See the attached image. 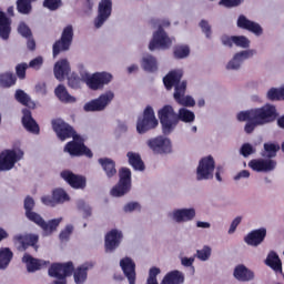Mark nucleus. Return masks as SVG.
Here are the masks:
<instances>
[{
  "mask_svg": "<svg viewBox=\"0 0 284 284\" xmlns=\"http://www.w3.org/2000/svg\"><path fill=\"white\" fill-rule=\"evenodd\" d=\"M123 211L126 214H132V212H141V204L139 202H129L123 206Z\"/></svg>",
  "mask_w": 284,
  "mask_h": 284,
  "instance_id": "nucleus-49",
  "label": "nucleus"
},
{
  "mask_svg": "<svg viewBox=\"0 0 284 284\" xmlns=\"http://www.w3.org/2000/svg\"><path fill=\"white\" fill-rule=\"evenodd\" d=\"M11 21L10 19H8V17H6V14L3 13V11H0V37L1 39H9L10 37V32H11Z\"/></svg>",
  "mask_w": 284,
  "mask_h": 284,
  "instance_id": "nucleus-33",
  "label": "nucleus"
},
{
  "mask_svg": "<svg viewBox=\"0 0 284 284\" xmlns=\"http://www.w3.org/2000/svg\"><path fill=\"white\" fill-rule=\"evenodd\" d=\"M141 67L143 70H145V72H156V70H159L156 58L151 54H145L142 57Z\"/></svg>",
  "mask_w": 284,
  "mask_h": 284,
  "instance_id": "nucleus-34",
  "label": "nucleus"
},
{
  "mask_svg": "<svg viewBox=\"0 0 284 284\" xmlns=\"http://www.w3.org/2000/svg\"><path fill=\"white\" fill-rule=\"evenodd\" d=\"M234 36H222L221 37V42L226 47V48H232L234 45Z\"/></svg>",
  "mask_w": 284,
  "mask_h": 284,
  "instance_id": "nucleus-63",
  "label": "nucleus"
},
{
  "mask_svg": "<svg viewBox=\"0 0 284 284\" xmlns=\"http://www.w3.org/2000/svg\"><path fill=\"white\" fill-rule=\"evenodd\" d=\"M26 70H28V63H20L16 67V72L19 79H26Z\"/></svg>",
  "mask_w": 284,
  "mask_h": 284,
  "instance_id": "nucleus-57",
  "label": "nucleus"
},
{
  "mask_svg": "<svg viewBox=\"0 0 284 284\" xmlns=\"http://www.w3.org/2000/svg\"><path fill=\"white\" fill-rule=\"evenodd\" d=\"M243 0H221L220 6H224L225 8H236V6H241Z\"/></svg>",
  "mask_w": 284,
  "mask_h": 284,
  "instance_id": "nucleus-58",
  "label": "nucleus"
},
{
  "mask_svg": "<svg viewBox=\"0 0 284 284\" xmlns=\"http://www.w3.org/2000/svg\"><path fill=\"white\" fill-rule=\"evenodd\" d=\"M175 59H187L190 57V47L186 44H179L174 49Z\"/></svg>",
  "mask_w": 284,
  "mask_h": 284,
  "instance_id": "nucleus-43",
  "label": "nucleus"
},
{
  "mask_svg": "<svg viewBox=\"0 0 284 284\" xmlns=\"http://www.w3.org/2000/svg\"><path fill=\"white\" fill-rule=\"evenodd\" d=\"M129 163L133 169L138 170L139 172H143L145 170V164H143V160H141V155L134 152L126 153Z\"/></svg>",
  "mask_w": 284,
  "mask_h": 284,
  "instance_id": "nucleus-36",
  "label": "nucleus"
},
{
  "mask_svg": "<svg viewBox=\"0 0 284 284\" xmlns=\"http://www.w3.org/2000/svg\"><path fill=\"white\" fill-rule=\"evenodd\" d=\"M194 257H181V265H183L184 267H192L194 272Z\"/></svg>",
  "mask_w": 284,
  "mask_h": 284,
  "instance_id": "nucleus-64",
  "label": "nucleus"
},
{
  "mask_svg": "<svg viewBox=\"0 0 284 284\" xmlns=\"http://www.w3.org/2000/svg\"><path fill=\"white\" fill-rule=\"evenodd\" d=\"M234 45L237 48H250V39L245 36H234Z\"/></svg>",
  "mask_w": 284,
  "mask_h": 284,
  "instance_id": "nucleus-48",
  "label": "nucleus"
},
{
  "mask_svg": "<svg viewBox=\"0 0 284 284\" xmlns=\"http://www.w3.org/2000/svg\"><path fill=\"white\" fill-rule=\"evenodd\" d=\"M132 190V172L130 169L120 170V181L111 189V196L119 199Z\"/></svg>",
  "mask_w": 284,
  "mask_h": 284,
  "instance_id": "nucleus-9",
  "label": "nucleus"
},
{
  "mask_svg": "<svg viewBox=\"0 0 284 284\" xmlns=\"http://www.w3.org/2000/svg\"><path fill=\"white\" fill-rule=\"evenodd\" d=\"M14 254L9 247L0 248V270H8Z\"/></svg>",
  "mask_w": 284,
  "mask_h": 284,
  "instance_id": "nucleus-35",
  "label": "nucleus"
},
{
  "mask_svg": "<svg viewBox=\"0 0 284 284\" xmlns=\"http://www.w3.org/2000/svg\"><path fill=\"white\" fill-rule=\"evenodd\" d=\"M16 100L18 103H21L22 105H26L27 108H34V102L32 99H30V95L26 93L23 90H17L16 91Z\"/></svg>",
  "mask_w": 284,
  "mask_h": 284,
  "instance_id": "nucleus-39",
  "label": "nucleus"
},
{
  "mask_svg": "<svg viewBox=\"0 0 284 284\" xmlns=\"http://www.w3.org/2000/svg\"><path fill=\"white\" fill-rule=\"evenodd\" d=\"M243 221V216H236L232 222L229 227L227 234L232 235L234 232H236V227L241 225V222Z\"/></svg>",
  "mask_w": 284,
  "mask_h": 284,
  "instance_id": "nucleus-55",
  "label": "nucleus"
},
{
  "mask_svg": "<svg viewBox=\"0 0 284 284\" xmlns=\"http://www.w3.org/2000/svg\"><path fill=\"white\" fill-rule=\"evenodd\" d=\"M254 54H256V50L254 49H247L235 53L233 59L226 64V70H239L241 65H243V61L252 59Z\"/></svg>",
  "mask_w": 284,
  "mask_h": 284,
  "instance_id": "nucleus-20",
  "label": "nucleus"
},
{
  "mask_svg": "<svg viewBox=\"0 0 284 284\" xmlns=\"http://www.w3.org/2000/svg\"><path fill=\"white\" fill-rule=\"evenodd\" d=\"M73 38L74 29L72 28V26H67L62 31L61 39L53 44V57L57 58L60 52H65L67 50H70Z\"/></svg>",
  "mask_w": 284,
  "mask_h": 284,
  "instance_id": "nucleus-14",
  "label": "nucleus"
},
{
  "mask_svg": "<svg viewBox=\"0 0 284 284\" xmlns=\"http://www.w3.org/2000/svg\"><path fill=\"white\" fill-rule=\"evenodd\" d=\"M215 168H216V163L214 162V158L212 155L202 158L199 161V164L196 168V180L210 181V179H214Z\"/></svg>",
  "mask_w": 284,
  "mask_h": 284,
  "instance_id": "nucleus-11",
  "label": "nucleus"
},
{
  "mask_svg": "<svg viewBox=\"0 0 284 284\" xmlns=\"http://www.w3.org/2000/svg\"><path fill=\"white\" fill-rule=\"evenodd\" d=\"M185 275L180 271H172L168 273L160 284H183Z\"/></svg>",
  "mask_w": 284,
  "mask_h": 284,
  "instance_id": "nucleus-31",
  "label": "nucleus"
},
{
  "mask_svg": "<svg viewBox=\"0 0 284 284\" xmlns=\"http://www.w3.org/2000/svg\"><path fill=\"white\" fill-rule=\"evenodd\" d=\"M73 231L74 226H72L71 224L67 225L60 233V241H68Z\"/></svg>",
  "mask_w": 284,
  "mask_h": 284,
  "instance_id": "nucleus-53",
  "label": "nucleus"
},
{
  "mask_svg": "<svg viewBox=\"0 0 284 284\" xmlns=\"http://www.w3.org/2000/svg\"><path fill=\"white\" fill-rule=\"evenodd\" d=\"M18 32L19 34H21V37H24V39H30V37H32V31L30 30V27L24 22H21L19 24Z\"/></svg>",
  "mask_w": 284,
  "mask_h": 284,
  "instance_id": "nucleus-52",
  "label": "nucleus"
},
{
  "mask_svg": "<svg viewBox=\"0 0 284 284\" xmlns=\"http://www.w3.org/2000/svg\"><path fill=\"white\" fill-rule=\"evenodd\" d=\"M22 263L27 265L28 272H37L38 270H41L43 265H45L43 260L34 258L28 253L23 255Z\"/></svg>",
  "mask_w": 284,
  "mask_h": 284,
  "instance_id": "nucleus-30",
  "label": "nucleus"
},
{
  "mask_svg": "<svg viewBox=\"0 0 284 284\" xmlns=\"http://www.w3.org/2000/svg\"><path fill=\"white\" fill-rule=\"evenodd\" d=\"M14 243H17L18 250L20 252H24V250H28V247H34L37 243H39V235L29 234V235H22L18 234L13 237Z\"/></svg>",
  "mask_w": 284,
  "mask_h": 284,
  "instance_id": "nucleus-24",
  "label": "nucleus"
},
{
  "mask_svg": "<svg viewBox=\"0 0 284 284\" xmlns=\"http://www.w3.org/2000/svg\"><path fill=\"white\" fill-rule=\"evenodd\" d=\"M52 128L60 141L73 139V141L64 146V152H68L70 156H88V159H92V151L83 144V140L74 133V129L70 124L61 119H57L52 121Z\"/></svg>",
  "mask_w": 284,
  "mask_h": 284,
  "instance_id": "nucleus-1",
  "label": "nucleus"
},
{
  "mask_svg": "<svg viewBox=\"0 0 284 284\" xmlns=\"http://www.w3.org/2000/svg\"><path fill=\"white\" fill-rule=\"evenodd\" d=\"M94 267V262H84L74 268V264H72L73 281L75 284H85L88 281V272Z\"/></svg>",
  "mask_w": 284,
  "mask_h": 284,
  "instance_id": "nucleus-18",
  "label": "nucleus"
},
{
  "mask_svg": "<svg viewBox=\"0 0 284 284\" xmlns=\"http://www.w3.org/2000/svg\"><path fill=\"white\" fill-rule=\"evenodd\" d=\"M61 178L71 185V187H74L75 190H83L85 187V178L81 175H77L72 173L71 171H63L61 173Z\"/></svg>",
  "mask_w": 284,
  "mask_h": 284,
  "instance_id": "nucleus-25",
  "label": "nucleus"
},
{
  "mask_svg": "<svg viewBox=\"0 0 284 284\" xmlns=\"http://www.w3.org/2000/svg\"><path fill=\"white\" fill-rule=\"evenodd\" d=\"M196 120V114H194L193 111L186 108H181L178 112V124L179 121H182V123H194Z\"/></svg>",
  "mask_w": 284,
  "mask_h": 284,
  "instance_id": "nucleus-38",
  "label": "nucleus"
},
{
  "mask_svg": "<svg viewBox=\"0 0 284 284\" xmlns=\"http://www.w3.org/2000/svg\"><path fill=\"white\" fill-rule=\"evenodd\" d=\"M248 168L253 172H274L276 170V161L272 159H254L248 162Z\"/></svg>",
  "mask_w": 284,
  "mask_h": 284,
  "instance_id": "nucleus-17",
  "label": "nucleus"
},
{
  "mask_svg": "<svg viewBox=\"0 0 284 284\" xmlns=\"http://www.w3.org/2000/svg\"><path fill=\"white\" fill-rule=\"evenodd\" d=\"M148 148L152 150L154 154H170L172 153V140L163 135L151 138L146 141Z\"/></svg>",
  "mask_w": 284,
  "mask_h": 284,
  "instance_id": "nucleus-12",
  "label": "nucleus"
},
{
  "mask_svg": "<svg viewBox=\"0 0 284 284\" xmlns=\"http://www.w3.org/2000/svg\"><path fill=\"white\" fill-rule=\"evenodd\" d=\"M200 27L202 28V31L204 32L206 39H210V37H212V29L210 27V23H207V21L202 20L200 22Z\"/></svg>",
  "mask_w": 284,
  "mask_h": 284,
  "instance_id": "nucleus-61",
  "label": "nucleus"
},
{
  "mask_svg": "<svg viewBox=\"0 0 284 284\" xmlns=\"http://www.w3.org/2000/svg\"><path fill=\"white\" fill-rule=\"evenodd\" d=\"M158 125L159 120L156 119L154 109L151 105H148L143 111V115L138 118L136 132L138 134H145L146 132H150V130H154Z\"/></svg>",
  "mask_w": 284,
  "mask_h": 284,
  "instance_id": "nucleus-8",
  "label": "nucleus"
},
{
  "mask_svg": "<svg viewBox=\"0 0 284 284\" xmlns=\"http://www.w3.org/2000/svg\"><path fill=\"white\" fill-rule=\"evenodd\" d=\"M123 241V232L119 229H112L105 235V250L106 252H114Z\"/></svg>",
  "mask_w": 284,
  "mask_h": 284,
  "instance_id": "nucleus-21",
  "label": "nucleus"
},
{
  "mask_svg": "<svg viewBox=\"0 0 284 284\" xmlns=\"http://www.w3.org/2000/svg\"><path fill=\"white\" fill-rule=\"evenodd\" d=\"M100 165L103 168L106 176L112 179L116 174V165L111 159L104 158L99 160Z\"/></svg>",
  "mask_w": 284,
  "mask_h": 284,
  "instance_id": "nucleus-37",
  "label": "nucleus"
},
{
  "mask_svg": "<svg viewBox=\"0 0 284 284\" xmlns=\"http://www.w3.org/2000/svg\"><path fill=\"white\" fill-rule=\"evenodd\" d=\"M120 267L128 278L129 284H136V264L131 257H123L120 260Z\"/></svg>",
  "mask_w": 284,
  "mask_h": 284,
  "instance_id": "nucleus-19",
  "label": "nucleus"
},
{
  "mask_svg": "<svg viewBox=\"0 0 284 284\" xmlns=\"http://www.w3.org/2000/svg\"><path fill=\"white\" fill-rule=\"evenodd\" d=\"M82 80L90 90H103L108 83L112 81V73L97 72L93 74L88 73L83 64L79 65Z\"/></svg>",
  "mask_w": 284,
  "mask_h": 284,
  "instance_id": "nucleus-5",
  "label": "nucleus"
},
{
  "mask_svg": "<svg viewBox=\"0 0 284 284\" xmlns=\"http://www.w3.org/2000/svg\"><path fill=\"white\" fill-rule=\"evenodd\" d=\"M277 116L278 112L276 111V106H274V104L267 103L261 108L252 109V121H255V123L260 125L274 123Z\"/></svg>",
  "mask_w": 284,
  "mask_h": 284,
  "instance_id": "nucleus-7",
  "label": "nucleus"
},
{
  "mask_svg": "<svg viewBox=\"0 0 284 284\" xmlns=\"http://www.w3.org/2000/svg\"><path fill=\"white\" fill-rule=\"evenodd\" d=\"M16 81H17V78H14V74H12L10 72L0 74L1 88H10V87L14 85Z\"/></svg>",
  "mask_w": 284,
  "mask_h": 284,
  "instance_id": "nucleus-42",
  "label": "nucleus"
},
{
  "mask_svg": "<svg viewBox=\"0 0 284 284\" xmlns=\"http://www.w3.org/2000/svg\"><path fill=\"white\" fill-rule=\"evenodd\" d=\"M233 274L237 281H242L243 283L254 281V272L245 265L236 266Z\"/></svg>",
  "mask_w": 284,
  "mask_h": 284,
  "instance_id": "nucleus-29",
  "label": "nucleus"
},
{
  "mask_svg": "<svg viewBox=\"0 0 284 284\" xmlns=\"http://www.w3.org/2000/svg\"><path fill=\"white\" fill-rule=\"evenodd\" d=\"M240 153L242 154V156L247 159V156L256 153V149L252 144L245 143L240 149Z\"/></svg>",
  "mask_w": 284,
  "mask_h": 284,
  "instance_id": "nucleus-50",
  "label": "nucleus"
},
{
  "mask_svg": "<svg viewBox=\"0 0 284 284\" xmlns=\"http://www.w3.org/2000/svg\"><path fill=\"white\" fill-rule=\"evenodd\" d=\"M169 217L174 223H190L196 219V210L194 207L174 209L169 213Z\"/></svg>",
  "mask_w": 284,
  "mask_h": 284,
  "instance_id": "nucleus-16",
  "label": "nucleus"
},
{
  "mask_svg": "<svg viewBox=\"0 0 284 284\" xmlns=\"http://www.w3.org/2000/svg\"><path fill=\"white\" fill-rule=\"evenodd\" d=\"M236 24L237 28H241V30H247L248 32L255 34V37H261V34H263V27H261V24L257 22L247 19L245 16H240Z\"/></svg>",
  "mask_w": 284,
  "mask_h": 284,
  "instance_id": "nucleus-23",
  "label": "nucleus"
},
{
  "mask_svg": "<svg viewBox=\"0 0 284 284\" xmlns=\"http://www.w3.org/2000/svg\"><path fill=\"white\" fill-rule=\"evenodd\" d=\"M34 209V200L30 196L26 197L24 200V210H26V216L29 219V221H32L36 223V225H39L41 230H43L44 236H50L53 232H57V227L61 225V222L63 221V217L53 219L49 222H44L43 217L39 215V213L32 212Z\"/></svg>",
  "mask_w": 284,
  "mask_h": 284,
  "instance_id": "nucleus-3",
  "label": "nucleus"
},
{
  "mask_svg": "<svg viewBox=\"0 0 284 284\" xmlns=\"http://www.w3.org/2000/svg\"><path fill=\"white\" fill-rule=\"evenodd\" d=\"M264 150H265L266 156L268 159H273V156H276V152L281 150V145H278L277 143L268 142L264 144Z\"/></svg>",
  "mask_w": 284,
  "mask_h": 284,
  "instance_id": "nucleus-46",
  "label": "nucleus"
},
{
  "mask_svg": "<svg viewBox=\"0 0 284 284\" xmlns=\"http://www.w3.org/2000/svg\"><path fill=\"white\" fill-rule=\"evenodd\" d=\"M267 236V229L261 227L251 231L245 237L244 243L246 245H251V247H258L261 243L265 241V237Z\"/></svg>",
  "mask_w": 284,
  "mask_h": 284,
  "instance_id": "nucleus-22",
  "label": "nucleus"
},
{
  "mask_svg": "<svg viewBox=\"0 0 284 284\" xmlns=\"http://www.w3.org/2000/svg\"><path fill=\"white\" fill-rule=\"evenodd\" d=\"M32 1L34 0H18V12H20L21 14H30V10H32Z\"/></svg>",
  "mask_w": 284,
  "mask_h": 284,
  "instance_id": "nucleus-45",
  "label": "nucleus"
},
{
  "mask_svg": "<svg viewBox=\"0 0 284 284\" xmlns=\"http://www.w3.org/2000/svg\"><path fill=\"white\" fill-rule=\"evenodd\" d=\"M22 125L27 132H31V134H39V124L32 118V112L28 109L22 110Z\"/></svg>",
  "mask_w": 284,
  "mask_h": 284,
  "instance_id": "nucleus-27",
  "label": "nucleus"
},
{
  "mask_svg": "<svg viewBox=\"0 0 284 284\" xmlns=\"http://www.w3.org/2000/svg\"><path fill=\"white\" fill-rule=\"evenodd\" d=\"M161 274V270L158 267H152L149 271V277L146 280V284H159V282L156 281V276H159Z\"/></svg>",
  "mask_w": 284,
  "mask_h": 284,
  "instance_id": "nucleus-51",
  "label": "nucleus"
},
{
  "mask_svg": "<svg viewBox=\"0 0 284 284\" xmlns=\"http://www.w3.org/2000/svg\"><path fill=\"white\" fill-rule=\"evenodd\" d=\"M266 97L268 101H284V85L280 88H271L267 91Z\"/></svg>",
  "mask_w": 284,
  "mask_h": 284,
  "instance_id": "nucleus-40",
  "label": "nucleus"
},
{
  "mask_svg": "<svg viewBox=\"0 0 284 284\" xmlns=\"http://www.w3.org/2000/svg\"><path fill=\"white\" fill-rule=\"evenodd\" d=\"M55 97L61 101L62 103H75L77 98L70 95L68 92V89H65L64 85L60 84L54 90Z\"/></svg>",
  "mask_w": 284,
  "mask_h": 284,
  "instance_id": "nucleus-32",
  "label": "nucleus"
},
{
  "mask_svg": "<svg viewBox=\"0 0 284 284\" xmlns=\"http://www.w3.org/2000/svg\"><path fill=\"white\" fill-rule=\"evenodd\" d=\"M264 263L267 267H271L275 274H283V262L281 261L278 253L274 251L268 252Z\"/></svg>",
  "mask_w": 284,
  "mask_h": 284,
  "instance_id": "nucleus-26",
  "label": "nucleus"
},
{
  "mask_svg": "<svg viewBox=\"0 0 284 284\" xmlns=\"http://www.w3.org/2000/svg\"><path fill=\"white\" fill-rule=\"evenodd\" d=\"M52 195L55 201V204L65 203L67 201H70V196L63 189L53 190Z\"/></svg>",
  "mask_w": 284,
  "mask_h": 284,
  "instance_id": "nucleus-44",
  "label": "nucleus"
},
{
  "mask_svg": "<svg viewBox=\"0 0 284 284\" xmlns=\"http://www.w3.org/2000/svg\"><path fill=\"white\" fill-rule=\"evenodd\" d=\"M258 125L261 124L256 123L255 120H250L244 126V132H246V134H252V132H254Z\"/></svg>",
  "mask_w": 284,
  "mask_h": 284,
  "instance_id": "nucleus-60",
  "label": "nucleus"
},
{
  "mask_svg": "<svg viewBox=\"0 0 284 284\" xmlns=\"http://www.w3.org/2000/svg\"><path fill=\"white\" fill-rule=\"evenodd\" d=\"M41 203H43V205H48L49 207H54V205H57V200H54V195H43L41 197Z\"/></svg>",
  "mask_w": 284,
  "mask_h": 284,
  "instance_id": "nucleus-59",
  "label": "nucleus"
},
{
  "mask_svg": "<svg viewBox=\"0 0 284 284\" xmlns=\"http://www.w3.org/2000/svg\"><path fill=\"white\" fill-rule=\"evenodd\" d=\"M43 6L48 10H58V8H61V0H44Z\"/></svg>",
  "mask_w": 284,
  "mask_h": 284,
  "instance_id": "nucleus-54",
  "label": "nucleus"
},
{
  "mask_svg": "<svg viewBox=\"0 0 284 284\" xmlns=\"http://www.w3.org/2000/svg\"><path fill=\"white\" fill-rule=\"evenodd\" d=\"M110 17H112V0H101L98 7V16L93 21L94 28H103Z\"/></svg>",
  "mask_w": 284,
  "mask_h": 284,
  "instance_id": "nucleus-15",
  "label": "nucleus"
},
{
  "mask_svg": "<svg viewBox=\"0 0 284 284\" xmlns=\"http://www.w3.org/2000/svg\"><path fill=\"white\" fill-rule=\"evenodd\" d=\"M183 77V70L178 69L171 71L168 75L164 77L163 83L166 90H172L174 85V100L179 105H183L184 108H194L196 105V101L191 95H185V90L187 88V82L182 81L181 78Z\"/></svg>",
  "mask_w": 284,
  "mask_h": 284,
  "instance_id": "nucleus-2",
  "label": "nucleus"
},
{
  "mask_svg": "<svg viewBox=\"0 0 284 284\" xmlns=\"http://www.w3.org/2000/svg\"><path fill=\"white\" fill-rule=\"evenodd\" d=\"M152 26L153 28H158V30H163V28H170V20L168 19L153 20Z\"/></svg>",
  "mask_w": 284,
  "mask_h": 284,
  "instance_id": "nucleus-56",
  "label": "nucleus"
},
{
  "mask_svg": "<svg viewBox=\"0 0 284 284\" xmlns=\"http://www.w3.org/2000/svg\"><path fill=\"white\" fill-rule=\"evenodd\" d=\"M23 156H26V153L20 146H13L0 152L1 172H10V170H14V166L19 161H23Z\"/></svg>",
  "mask_w": 284,
  "mask_h": 284,
  "instance_id": "nucleus-6",
  "label": "nucleus"
},
{
  "mask_svg": "<svg viewBox=\"0 0 284 284\" xmlns=\"http://www.w3.org/2000/svg\"><path fill=\"white\" fill-rule=\"evenodd\" d=\"M114 101V91L109 90L83 105L84 112H103Z\"/></svg>",
  "mask_w": 284,
  "mask_h": 284,
  "instance_id": "nucleus-10",
  "label": "nucleus"
},
{
  "mask_svg": "<svg viewBox=\"0 0 284 284\" xmlns=\"http://www.w3.org/2000/svg\"><path fill=\"white\" fill-rule=\"evenodd\" d=\"M237 121H252V109L237 113Z\"/></svg>",
  "mask_w": 284,
  "mask_h": 284,
  "instance_id": "nucleus-62",
  "label": "nucleus"
},
{
  "mask_svg": "<svg viewBox=\"0 0 284 284\" xmlns=\"http://www.w3.org/2000/svg\"><path fill=\"white\" fill-rule=\"evenodd\" d=\"M53 72L58 81H64L65 77L70 74V62H68L65 59L58 61L54 65Z\"/></svg>",
  "mask_w": 284,
  "mask_h": 284,
  "instance_id": "nucleus-28",
  "label": "nucleus"
},
{
  "mask_svg": "<svg viewBox=\"0 0 284 284\" xmlns=\"http://www.w3.org/2000/svg\"><path fill=\"white\" fill-rule=\"evenodd\" d=\"M195 257L203 263L207 262L212 257V247L210 245H204L202 248L197 250Z\"/></svg>",
  "mask_w": 284,
  "mask_h": 284,
  "instance_id": "nucleus-41",
  "label": "nucleus"
},
{
  "mask_svg": "<svg viewBox=\"0 0 284 284\" xmlns=\"http://www.w3.org/2000/svg\"><path fill=\"white\" fill-rule=\"evenodd\" d=\"M158 116L162 125V132L165 135L172 134L179 125V113L174 111V106L166 104L158 111Z\"/></svg>",
  "mask_w": 284,
  "mask_h": 284,
  "instance_id": "nucleus-4",
  "label": "nucleus"
},
{
  "mask_svg": "<svg viewBox=\"0 0 284 284\" xmlns=\"http://www.w3.org/2000/svg\"><path fill=\"white\" fill-rule=\"evenodd\" d=\"M172 43H174V38H170L165 30L158 29L149 43V50H168V48H172Z\"/></svg>",
  "mask_w": 284,
  "mask_h": 284,
  "instance_id": "nucleus-13",
  "label": "nucleus"
},
{
  "mask_svg": "<svg viewBox=\"0 0 284 284\" xmlns=\"http://www.w3.org/2000/svg\"><path fill=\"white\" fill-rule=\"evenodd\" d=\"M78 210L82 212L83 219H90V216H92V207L83 200L78 202Z\"/></svg>",
  "mask_w": 284,
  "mask_h": 284,
  "instance_id": "nucleus-47",
  "label": "nucleus"
}]
</instances>
